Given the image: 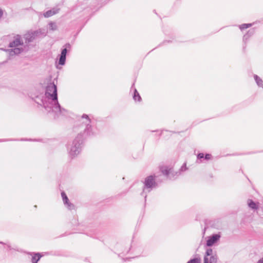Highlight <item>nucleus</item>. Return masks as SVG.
I'll return each mask as SVG.
<instances>
[{"label":"nucleus","instance_id":"9b49d317","mask_svg":"<svg viewBox=\"0 0 263 263\" xmlns=\"http://www.w3.org/2000/svg\"><path fill=\"white\" fill-rule=\"evenodd\" d=\"M213 250L211 248L208 249L205 252V254L204 256V262L203 263H209V258L208 256H211L212 255Z\"/></svg>","mask_w":263,"mask_h":263},{"label":"nucleus","instance_id":"39448f33","mask_svg":"<svg viewBox=\"0 0 263 263\" xmlns=\"http://www.w3.org/2000/svg\"><path fill=\"white\" fill-rule=\"evenodd\" d=\"M160 170L161 173L167 178L172 179V178L174 177L172 168H170L167 166H162L160 167Z\"/></svg>","mask_w":263,"mask_h":263},{"label":"nucleus","instance_id":"20e7f679","mask_svg":"<svg viewBox=\"0 0 263 263\" xmlns=\"http://www.w3.org/2000/svg\"><path fill=\"white\" fill-rule=\"evenodd\" d=\"M23 42L21 41L20 37L17 36L10 43L9 47L14 48L9 50V55L13 56L20 53L23 51Z\"/></svg>","mask_w":263,"mask_h":263},{"label":"nucleus","instance_id":"a211bd4d","mask_svg":"<svg viewBox=\"0 0 263 263\" xmlns=\"http://www.w3.org/2000/svg\"><path fill=\"white\" fill-rule=\"evenodd\" d=\"M61 196L63 201V202L68 201V198L66 194V193L64 192H62L61 193Z\"/></svg>","mask_w":263,"mask_h":263},{"label":"nucleus","instance_id":"f3484780","mask_svg":"<svg viewBox=\"0 0 263 263\" xmlns=\"http://www.w3.org/2000/svg\"><path fill=\"white\" fill-rule=\"evenodd\" d=\"M251 26H252V24H243L239 26V28L241 30H243V29H247V28H248L249 27H250Z\"/></svg>","mask_w":263,"mask_h":263},{"label":"nucleus","instance_id":"4468645a","mask_svg":"<svg viewBox=\"0 0 263 263\" xmlns=\"http://www.w3.org/2000/svg\"><path fill=\"white\" fill-rule=\"evenodd\" d=\"M64 205L67 207V208L69 210H74L75 205L69 202V201H66L64 202Z\"/></svg>","mask_w":263,"mask_h":263},{"label":"nucleus","instance_id":"f8f14e48","mask_svg":"<svg viewBox=\"0 0 263 263\" xmlns=\"http://www.w3.org/2000/svg\"><path fill=\"white\" fill-rule=\"evenodd\" d=\"M212 158V155L210 154H206L205 156H204L203 153H199L197 155V159L201 160L202 159H204L206 160H210Z\"/></svg>","mask_w":263,"mask_h":263},{"label":"nucleus","instance_id":"2eb2a0df","mask_svg":"<svg viewBox=\"0 0 263 263\" xmlns=\"http://www.w3.org/2000/svg\"><path fill=\"white\" fill-rule=\"evenodd\" d=\"M217 257L216 255H212L209 258V263H217Z\"/></svg>","mask_w":263,"mask_h":263},{"label":"nucleus","instance_id":"b1692460","mask_svg":"<svg viewBox=\"0 0 263 263\" xmlns=\"http://www.w3.org/2000/svg\"><path fill=\"white\" fill-rule=\"evenodd\" d=\"M3 15V11L1 9H0V18L2 17Z\"/></svg>","mask_w":263,"mask_h":263},{"label":"nucleus","instance_id":"4be33fe9","mask_svg":"<svg viewBox=\"0 0 263 263\" xmlns=\"http://www.w3.org/2000/svg\"><path fill=\"white\" fill-rule=\"evenodd\" d=\"M6 245H7V247H8V249H9V250H11L12 249V248H11V246L10 245V244H9V243H6Z\"/></svg>","mask_w":263,"mask_h":263},{"label":"nucleus","instance_id":"412c9836","mask_svg":"<svg viewBox=\"0 0 263 263\" xmlns=\"http://www.w3.org/2000/svg\"><path fill=\"white\" fill-rule=\"evenodd\" d=\"M53 13L51 11H49L46 12L45 14V16L49 17L53 15Z\"/></svg>","mask_w":263,"mask_h":263},{"label":"nucleus","instance_id":"dca6fc26","mask_svg":"<svg viewBox=\"0 0 263 263\" xmlns=\"http://www.w3.org/2000/svg\"><path fill=\"white\" fill-rule=\"evenodd\" d=\"M186 263H201V259L199 257H196L189 260Z\"/></svg>","mask_w":263,"mask_h":263},{"label":"nucleus","instance_id":"f257e3e1","mask_svg":"<svg viewBox=\"0 0 263 263\" xmlns=\"http://www.w3.org/2000/svg\"><path fill=\"white\" fill-rule=\"evenodd\" d=\"M33 100L39 106L44 108L45 111L54 119L68 114V111L62 108L59 103L57 86L54 82L48 83L45 93L35 96Z\"/></svg>","mask_w":263,"mask_h":263},{"label":"nucleus","instance_id":"0eeeda50","mask_svg":"<svg viewBox=\"0 0 263 263\" xmlns=\"http://www.w3.org/2000/svg\"><path fill=\"white\" fill-rule=\"evenodd\" d=\"M133 90V98L135 101L140 102L142 100L141 96H140L138 91L135 87V83H134L130 88V91Z\"/></svg>","mask_w":263,"mask_h":263},{"label":"nucleus","instance_id":"5701e85b","mask_svg":"<svg viewBox=\"0 0 263 263\" xmlns=\"http://www.w3.org/2000/svg\"><path fill=\"white\" fill-rule=\"evenodd\" d=\"M257 263H263V257L260 259Z\"/></svg>","mask_w":263,"mask_h":263},{"label":"nucleus","instance_id":"aec40b11","mask_svg":"<svg viewBox=\"0 0 263 263\" xmlns=\"http://www.w3.org/2000/svg\"><path fill=\"white\" fill-rule=\"evenodd\" d=\"M173 173H174V177L173 178H172V179H175L178 176H179L180 174V172H174L173 170Z\"/></svg>","mask_w":263,"mask_h":263},{"label":"nucleus","instance_id":"f03ea898","mask_svg":"<svg viewBox=\"0 0 263 263\" xmlns=\"http://www.w3.org/2000/svg\"><path fill=\"white\" fill-rule=\"evenodd\" d=\"M82 118L86 119L85 122L86 127L84 129V134H79L73 140L70 147L68 148L69 155L72 158L77 156L81 152L83 143L84 135L88 136L94 135V133L91 131L92 128L90 125L91 120L88 116L86 114H83Z\"/></svg>","mask_w":263,"mask_h":263},{"label":"nucleus","instance_id":"6ab92c4d","mask_svg":"<svg viewBox=\"0 0 263 263\" xmlns=\"http://www.w3.org/2000/svg\"><path fill=\"white\" fill-rule=\"evenodd\" d=\"M186 169H187V168L186 166V164L184 163L182 165V166L181 167V168H180L179 172H183V171H185Z\"/></svg>","mask_w":263,"mask_h":263},{"label":"nucleus","instance_id":"9d476101","mask_svg":"<svg viewBox=\"0 0 263 263\" xmlns=\"http://www.w3.org/2000/svg\"><path fill=\"white\" fill-rule=\"evenodd\" d=\"M66 53L67 49L65 48L62 51L61 57L59 60V64L64 65L65 64Z\"/></svg>","mask_w":263,"mask_h":263},{"label":"nucleus","instance_id":"a878e982","mask_svg":"<svg viewBox=\"0 0 263 263\" xmlns=\"http://www.w3.org/2000/svg\"><path fill=\"white\" fill-rule=\"evenodd\" d=\"M0 244H3V245H5V243H4L2 241H0Z\"/></svg>","mask_w":263,"mask_h":263},{"label":"nucleus","instance_id":"6e6552de","mask_svg":"<svg viewBox=\"0 0 263 263\" xmlns=\"http://www.w3.org/2000/svg\"><path fill=\"white\" fill-rule=\"evenodd\" d=\"M32 256L31 261L32 263H37L38 261L40 259V258L43 256L40 253H29Z\"/></svg>","mask_w":263,"mask_h":263},{"label":"nucleus","instance_id":"423d86ee","mask_svg":"<svg viewBox=\"0 0 263 263\" xmlns=\"http://www.w3.org/2000/svg\"><path fill=\"white\" fill-rule=\"evenodd\" d=\"M220 237L221 235L220 234H213L208 237L206 245L208 247H212L219 240Z\"/></svg>","mask_w":263,"mask_h":263},{"label":"nucleus","instance_id":"7ed1b4c3","mask_svg":"<svg viewBox=\"0 0 263 263\" xmlns=\"http://www.w3.org/2000/svg\"><path fill=\"white\" fill-rule=\"evenodd\" d=\"M156 177L155 175H150L145 179L143 191L141 193V195L144 197L145 200H146L147 193L150 192L154 188H156L157 186V183L155 179Z\"/></svg>","mask_w":263,"mask_h":263},{"label":"nucleus","instance_id":"1a4fd4ad","mask_svg":"<svg viewBox=\"0 0 263 263\" xmlns=\"http://www.w3.org/2000/svg\"><path fill=\"white\" fill-rule=\"evenodd\" d=\"M247 204L248 206L252 210H256L259 208V203L255 202L252 199H249L247 200Z\"/></svg>","mask_w":263,"mask_h":263},{"label":"nucleus","instance_id":"393cba45","mask_svg":"<svg viewBox=\"0 0 263 263\" xmlns=\"http://www.w3.org/2000/svg\"><path fill=\"white\" fill-rule=\"evenodd\" d=\"M56 67L57 68H58V69H60L62 68V67H58V66H57Z\"/></svg>","mask_w":263,"mask_h":263},{"label":"nucleus","instance_id":"ddd939ff","mask_svg":"<svg viewBox=\"0 0 263 263\" xmlns=\"http://www.w3.org/2000/svg\"><path fill=\"white\" fill-rule=\"evenodd\" d=\"M254 78L255 81L257 85H258V86H259L260 87H262L263 88V81H262V80L256 74L254 75Z\"/></svg>","mask_w":263,"mask_h":263}]
</instances>
